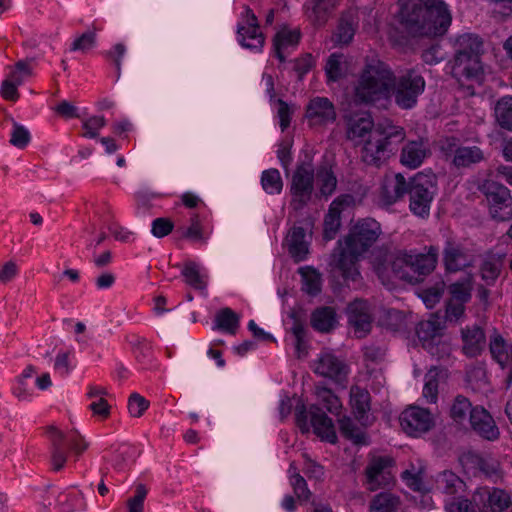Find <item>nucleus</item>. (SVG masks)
<instances>
[{"mask_svg": "<svg viewBox=\"0 0 512 512\" xmlns=\"http://www.w3.org/2000/svg\"><path fill=\"white\" fill-rule=\"evenodd\" d=\"M346 138L363 143L361 158L369 165L378 166L382 159L392 153V144L400 143L405 138V131L393 125H374L369 112L348 117Z\"/></svg>", "mask_w": 512, "mask_h": 512, "instance_id": "obj_1", "label": "nucleus"}, {"mask_svg": "<svg viewBox=\"0 0 512 512\" xmlns=\"http://www.w3.org/2000/svg\"><path fill=\"white\" fill-rule=\"evenodd\" d=\"M398 29L410 37L443 35L451 24V15L443 0H398Z\"/></svg>", "mask_w": 512, "mask_h": 512, "instance_id": "obj_2", "label": "nucleus"}, {"mask_svg": "<svg viewBox=\"0 0 512 512\" xmlns=\"http://www.w3.org/2000/svg\"><path fill=\"white\" fill-rule=\"evenodd\" d=\"M380 224L374 219L359 221L351 233L345 237V247L341 241L331 255L330 266L342 276L347 286L360 282L357 267L359 256L364 253L380 235Z\"/></svg>", "mask_w": 512, "mask_h": 512, "instance_id": "obj_3", "label": "nucleus"}, {"mask_svg": "<svg viewBox=\"0 0 512 512\" xmlns=\"http://www.w3.org/2000/svg\"><path fill=\"white\" fill-rule=\"evenodd\" d=\"M436 184L437 177L432 173H417L409 181H406L401 173H397L392 180H387L383 185L382 196L387 204H392L404 194H408L410 211L418 217L425 218L430 214Z\"/></svg>", "mask_w": 512, "mask_h": 512, "instance_id": "obj_4", "label": "nucleus"}, {"mask_svg": "<svg viewBox=\"0 0 512 512\" xmlns=\"http://www.w3.org/2000/svg\"><path fill=\"white\" fill-rule=\"evenodd\" d=\"M393 72L380 60L367 63L354 87L353 101L358 105H370L387 100L392 95Z\"/></svg>", "mask_w": 512, "mask_h": 512, "instance_id": "obj_5", "label": "nucleus"}, {"mask_svg": "<svg viewBox=\"0 0 512 512\" xmlns=\"http://www.w3.org/2000/svg\"><path fill=\"white\" fill-rule=\"evenodd\" d=\"M459 49L455 52L451 74L462 85L465 82L482 84L484 68L481 62L482 41L473 35L458 38Z\"/></svg>", "mask_w": 512, "mask_h": 512, "instance_id": "obj_6", "label": "nucleus"}, {"mask_svg": "<svg viewBox=\"0 0 512 512\" xmlns=\"http://www.w3.org/2000/svg\"><path fill=\"white\" fill-rule=\"evenodd\" d=\"M424 89V78L413 69L407 70L399 77L393 75L392 94L395 103L402 109L414 107Z\"/></svg>", "mask_w": 512, "mask_h": 512, "instance_id": "obj_7", "label": "nucleus"}, {"mask_svg": "<svg viewBox=\"0 0 512 512\" xmlns=\"http://www.w3.org/2000/svg\"><path fill=\"white\" fill-rule=\"evenodd\" d=\"M479 190L487 199L492 218L498 221L512 218V196L506 186L493 180H486Z\"/></svg>", "mask_w": 512, "mask_h": 512, "instance_id": "obj_8", "label": "nucleus"}, {"mask_svg": "<svg viewBox=\"0 0 512 512\" xmlns=\"http://www.w3.org/2000/svg\"><path fill=\"white\" fill-rule=\"evenodd\" d=\"M314 190V169L310 163L297 165L291 180V205L295 210L302 209L311 199Z\"/></svg>", "mask_w": 512, "mask_h": 512, "instance_id": "obj_9", "label": "nucleus"}, {"mask_svg": "<svg viewBox=\"0 0 512 512\" xmlns=\"http://www.w3.org/2000/svg\"><path fill=\"white\" fill-rule=\"evenodd\" d=\"M410 261V254H407L406 252L398 251L396 253H389L385 255L383 261L379 260L375 269L379 278L383 281L385 278H389L387 272L388 269H390L396 278L410 284H416L419 283V277L411 274Z\"/></svg>", "mask_w": 512, "mask_h": 512, "instance_id": "obj_10", "label": "nucleus"}, {"mask_svg": "<svg viewBox=\"0 0 512 512\" xmlns=\"http://www.w3.org/2000/svg\"><path fill=\"white\" fill-rule=\"evenodd\" d=\"M399 419L403 431L415 438L429 432L435 426V421L430 411L418 406L406 408L401 413Z\"/></svg>", "mask_w": 512, "mask_h": 512, "instance_id": "obj_11", "label": "nucleus"}, {"mask_svg": "<svg viewBox=\"0 0 512 512\" xmlns=\"http://www.w3.org/2000/svg\"><path fill=\"white\" fill-rule=\"evenodd\" d=\"M348 322L354 327L358 338L366 336L371 330L372 315L367 301L355 299L346 308Z\"/></svg>", "mask_w": 512, "mask_h": 512, "instance_id": "obj_12", "label": "nucleus"}, {"mask_svg": "<svg viewBox=\"0 0 512 512\" xmlns=\"http://www.w3.org/2000/svg\"><path fill=\"white\" fill-rule=\"evenodd\" d=\"M315 373L332 379L342 388L347 384V365L332 354L322 355L315 363Z\"/></svg>", "mask_w": 512, "mask_h": 512, "instance_id": "obj_13", "label": "nucleus"}, {"mask_svg": "<svg viewBox=\"0 0 512 512\" xmlns=\"http://www.w3.org/2000/svg\"><path fill=\"white\" fill-rule=\"evenodd\" d=\"M470 425L472 430L487 441H496L500 437V431L495 420L483 407H474L470 412Z\"/></svg>", "mask_w": 512, "mask_h": 512, "instance_id": "obj_14", "label": "nucleus"}, {"mask_svg": "<svg viewBox=\"0 0 512 512\" xmlns=\"http://www.w3.org/2000/svg\"><path fill=\"white\" fill-rule=\"evenodd\" d=\"M311 125H326L336 120L334 104L326 97H316L310 100L305 113Z\"/></svg>", "mask_w": 512, "mask_h": 512, "instance_id": "obj_15", "label": "nucleus"}, {"mask_svg": "<svg viewBox=\"0 0 512 512\" xmlns=\"http://www.w3.org/2000/svg\"><path fill=\"white\" fill-rule=\"evenodd\" d=\"M392 463L387 457H373L365 469L368 489L375 491L378 488L385 487L391 479L390 472L385 471Z\"/></svg>", "mask_w": 512, "mask_h": 512, "instance_id": "obj_16", "label": "nucleus"}, {"mask_svg": "<svg viewBox=\"0 0 512 512\" xmlns=\"http://www.w3.org/2000/svg\"><path fill=\"white\" fill-rule=\"evenodd\" d=\"M309 415L314 433L323 440L335 443L337 441V436L332 419L316 405H311L309 407Z\"/></svg>", "mask_w": 512, "mask_h": 512, "instance_id": "obj_17", "label": "nucleus"}, {"mask_svg": "<svg viewBox=\"0 0 512 512\" xmlns=\"http://www.w3.org/2000/svg\"><path fill=\"white\" fill-rule=\"evenodd\" d=\"M350 404L355 418L362 424H368L371 409V396L368 390L353 385L350 388Z\"/></svg>", "mask_w": 512, "mask_h": 512, "instance_id": "obj_18", "label": "nucleus"}, {"mask_svg": "<svg viewBox=\"0 0 512 512\" xmlns=\"http://www.w3.org/2000/svg\"><path fill=\"white\" fill-rule=\"evenodd\" d=\"M429 154L430 150L427 141L423 139L409 141L402 148L400 161L409 168H417Z\"/></svg>", "mask_w": 512, "mask_h": 512, "instance_id": "obj_19", "label": "nucleus"}, {"mask_svg": "<svg viewBox=\"0 0 512 512\" xmlns=\"http://www.w3.org/2000/svg\"><path fill=\"white\" fill-rule=\"evenodd\" d=\"M436 487L444 495L451 498L466 492V483L453 471L444 470L437 475Z\"/></svg>", "mask_w": 512, "mask_h": 512, "instance_id": "obj_20", "label": "nucleus"}, {"mask_svg": "<svg viewBox=\"0 0 512 512\" xmlns=\"http://www.w3.org/2000/svg\"><path fill=\"white\" fill-rule=\"evenodd\" d=\"M410 259L411 274L416 275V277H419L420 282L422 281L423 276L431 273L436 267L438 259V249L434 246H430L426 254H410Z\"/></svg>", "mask_w": 512, "mask_h": 512, "instance_id": "obj_21", "label": "nucleus"}, {"mask_svg": "<svg viewBox=\"0 0 512 512\" xmlns=\"http://www.w3.org/2000/svg\"><path fill=\"white\" fill-rule=\"evenodd\" d=\"M462 338L463 352L469 357L478 355L485 345L484 331L478 326L462 330Z\"/></svg>", "mask_w": 512, "mask_h": 512, "instance_id": "obj_22", "label": "nucleus"}, {"mask_svg": "<svg viewBox=\"0 0 512 512\" xmlns=\"http://www.w3.org/2000/svg\"><path fill=\"white\" fill-rule=\"evenodd\" d=\"M444 264L448 271L456 272L469 266L470 261L460 246L448 241L444 249Z\"/></svg>", "mask_w": 512, "mask_h": 512, "instance_id": "obj_23", "label": "nucleus"}, {"mask_svg": "<svg viewBox=\"0 0 512 512\" xmlns=\"http://www.w3.org/2000/svg\"><path fill=\"white\" fill-rule=\"evenodd\" d=\"M305 239V230L302 227H293L289 233L288 251L295 262L302 261L309 253L308 243Z\"/></svg>", "mask_w": 512, "mask_h": 512, "instance_id": "obj_24", "label": "nucleus"}, {"mask_svg": "<svg viewBox=\"0 0 512 512\" xmlns=\"http://www.w3.org/2000/svg\"><path fill=\"white\" fill-rule=\"evenodd\" d=\"M336 323V312L332 307L324 306L317 308L311 315L312 327L320 332L331 331Z\"/></svg>", "mask_w": 512, "mask_h": 512, "instance_id": "obj_25", "label": "nucleus"}, {"mask_svg": "<svg viewBox=\"0 0 512 512\" xmlns=\"http://www.w3.org/2000/svg\"><path fill=\"white\" fill-rule=\"evenodd\" d=\"M484 159L483 151L477 147H458L455 150L453 164L457 168L470 167L472 164L481 162Z\"/></svg>", "mask_w": 512, "mask_h": 512, "instance_id": "obj_26", "label": "nucleus"}, {"mask_svg": "<svg viewBox=\"0 0 512 512\" xmlns=\"http://www.w3.org/2000/svg\"><path fill=\"white\" fill-rule=\"evenodd\" d=\"M340 203L337 201H334L329 210L328 213L325 215L324 222H323V238L326 241L333 240L341 226V209H340Z\"/></svg>", "mask_w": 512, "mask_h": 512, "instance_id": "obj_27", "label": "nucleus"}, {"mask_svg": "<svg viewBox=\"0 0 512 512\" xmlns=\"http://www.w3.org/2000/svg\"><path fill=\"white\" fill-rule=\"evenodd\" d=\"M447 377V370L433 367L426 374V382L423 388V396L430 403H435L438 396L439 379Z\"/></svg>", "mask_w": 512, "mask_h": 512, "instance_id": "obj_28", "label": "nucleus"}, {"mask_svg": "<svg viewBox=\"0 0 512 512\" xmlns=\"http://www.w3.org/2000/svg\"><path fill=\"white\" fill-rule=\"evenodd\" d=\"M401 505L400 498L388 492H382L373 497L370 502V512H396Z\"/></svg>", "mask_w": 512, "mask_h": 512, "instance_id": "obj_29", "label": "nucleus"}, {"mask_svg": "<svg viewBox=\"0 0 512 512\" xmlns=\"http://www.w3.org/2000/svg\"><path fill=\"white\" fill-rule=\"evenodd\" d=\"M443 325L437 318L421 321L416 328V334L422 344L441 337Z\"/></svg>", "mask_w": 512, "mask_h": 512, "instance_id": "obj_30", "label": "nucleus"}, {"mask_svg": "<svg viewBox=\"0 0 512 512\" xmlns=\"http://www.w3.org/2000/svg\"><path fill=\"white\" fill-rule=\"evenodd\" d=\"M498 125L508 131H512V96L500 98L494 108Z\"/></svg>", "mask_w": 512, "mask_h": 512, "instance_id": "obj_31", "label": "nucleus"}, {"mask_svg": "<svg viewBox=\"0 0 512 512\" xmlns=\"http://www.w3.org/2000/svg\"><path fill=\"white\" fill-rule=\"evenodd\" d=\"M298 272L302 277L303 290L309 295H318L321 292V274L311 266L301 267Z\"/></svg>", "mask_w": 512, "mask_h": 512, "instance_id": "obj_32", "label": "nucleus"}, {"mask_svg": "<svg viewBox=\"0 0 512 512\" xmlns=\"http://www.w3.org/2000/svg\"><path fill=\"white\" fill-rule=\"evenodd\" d=\"M338 422L339 430L345 438L357 445L366 444L365 433L353 423L351 418L344 416Z\"/></svg>", "mask_w": 512, "mask_h": 512, "instance_id": "obj_33", "label": "nucleus"}, {"mask_svg": "<svg viewBox=\"0 0 512 512\" xmlns=\"http://www.w3.org/2000/svg\"><path fill=\"white\" fill-rule=\"evenodd\" d=\"M239 326V316L230 308L221 309L216 315V327L234 335Z\"/></svg>", "mask_w": 512, "mask_h": 512, "instance_id": "obj_34", "label": "nucleus"}, {"mask_svg": "<svg viewBox=\"0 0 512 512\" xmlns=\"http://www.w3.org/2000/svg\"><path fill=\"white\" fill-rule=\"evenodd\" d=\"M355 34L353 19L350 15H343L338 23L334 34L335 42L339 44H348Z\"/></svg>", "mask_w": 512, "mask_h": 512, "instance_id": "obj_35", "label": "nucleus"}, {"mask_svg": "<svg viewBox=\"0 0 512 512\" xmlns=\"http://www.w3.org/2000/svg\"><path fill=\"white\" fill-rule=\"evenodd\" d=\"M247 14V24H248V30H252L253 42H244V39L241 40V45L245 48H260L262 47L264 43V37L262 33L259 32V24L257 17L253 13V11L250 8H247L246 10Z\"/></svg>", "mask_w": 512, "mask_h": 512, "instance_id": "obj_36", "label": "nucleus"}, {"mask_svg": "<svg viewBox=\"0 0 512 512\" xmlns=\"http://www.w3.org/2000/svg\"><path fill=\"white\" fill-rule=\"evenodd\" d=\"M423 347L430 355L436 357L438 360L448 359L451 355L452 347L448 341L442 340L441 337L424 343Z\"/></svg>", "mask_w": 512, "mask_h": 512, "instance_id": "obj_37", "label": "nucleus"}, {"mask_svg": "<svg viewBox=\"0 0 512 512\" xmlns=\"http://www.w3.org/2000/svg\"><path fill=\"white\" fill-rule=\"evenodd\" d=\"M316 394L326 409L332 414H338L342 404L339 398L329 388L317 386Z\"/></svg>", "mask_w": 512, "mask_h": 512, "instance_id": "obj_38", "label": "nucleus"}, {"mask_svg": "<svg viewBox=\"0 0 512 512\" xmlns=\"http://www.w3.org/2000/svg\"><path fill=\"white\" fill-rule=\"evenodd\" d=\"M312 12L310 18L316 25H323L328 17V13L332 8V0H312Z\"/></svg>", "mask_w": 512, "mask_h": 512, "instance_id": "obj_39", "label": "nucleus"}, {"mask_svg": "<svg viewBox=\"0 0 512 512\" xmlns=\"http://www.w3.org/2000/svg\"><path fill=\"white\" fill-rule=\"evenodd\" d=\"M488 504L493 512H502L511 505L510 496L501 489L488 492Z\"/></svg>", "mask_w": 512, "mask_h": 512, "instance_id": "obj_40", "label": "nucleus"}, {"mask_svg": "<svg viewBox=\"0 0 512 512\" xmlns=\"http://www.w3.org/2000/svg\"><path fill=\"white\" fill-rule=\"evenodd\" d=\"M261 183L263 189L266 191L280 193L283 187V182L280 173L277 169L266 170L262 174Z\"/></svg>", "mask_w": 512, "mask_h": 512, "instance_id": "obj_41", "label": "nucleus"}, {"mask_svg": "<svg viewBox=\"0 0 512 512\" xmlns=\"http://www.w3.org/2000/svg\"><path fill=\"white\" fill-rule=\"evenodd\" d=\"M502 260L501 258H491L483 262L481 266V275L483 280L489 282H494L501 271Z\"/></svg>", "mask_w": 512, "mask_h": 512, "instance_id": "obj_42", "label": "nucleus"}, {"mask_svg": "<svg viewBox=\"0 0 512 512\" xmlns=\"http://www.w3.org/2000/svg\"><path fill=\"white\" fill-rule=\"evenodd\" d=\"M490 352L493 358L496 359L502 367L507 364L509 356L507 354L506 344L502 336L496 335L490 341Z\"/></svg>", "mask_w": 512, "mask_h": 512, "instance_id": "obj_43", "label": "nucleus"}, {"mask_svg": "<svg viewBox=\"0 0 512 512\" xmlns=\"http://www.w3.org/2000/svg\"><path fill=\"white\" fill-rule=\"evenodd\" d=\"M472 409L469 399L458 395L451 407L450 414L455 421L461 422Z\"/></svg>", "mask_w": 512, "mask_h": 512, "instance_id": "obj_44", "label": "nucleus"}, {"mask_svg": "<svg viewBox=\"0 0 512 512\" xmlns=\"http://www.w3.org/2000/svg\"><path fill=\"white\" fill-rule=\"evenodd\" d=\"M183 275L186 282L192 287L196 289H203L205 287V283L201 279L198 266L195 262H188L185 264Z\"/></svg>", "mask_w": 512, "mask_h": 512, "instance_id": "obj_45", "label": "nucleus"}, {"mask_svg": "<svg viewBox=\"0 0 512 512\" xmlns=\"http://www.w3.org/2000/svg\"><path fill=\"white\" fill-rule=\"evenodd\" d=\"M291 317L294 319V325L292 327V332L296 338V350L298 353V357L301 354H306V347L304 345L303 337H304V326L300 321L297 312L293 311L291 313Z\"/></svg>", "mask_w": 512, "mask_h": 512, "instance_id": "obj_46", "label": "nucleus"}, {"mask_svg": "<svg viewBox=\"0 0 512 512\" xmlns=\"http://www.w3.org/2000/svg\"><path fill=\"white\" fill-rule=\"evenodd\" d=\"M340 58V55L332 54L327 60L325 70L327 78L330 81H337L342 77Z\"/></svg>", "mask_w": 512, "mask_h": 512, "instance_id": "obj_47", "label": "nucleus"}, {"mask_svg": "<svg viewBox=\"0 0 512 512\" xmlns=\"http://www.w3.org/2000/svg\"><path fill=\"white\" fill-rule=\"evenodd\" d=\"M449 289L452 295V298L450 300L452 301H459L462 304H464L471 298V287L469 283L466 285L464 283L457 282L451 284Z\"/></svg>", "mask_w": 512, "mask_h": 512, "instance_id": "obj_48", "label": "nucleus"}, {"mask_svg": "<svg viewBox=\"0 0 512 512\" xmlns=\"http://www.w3.org/2000/svg\"><path fill=\"white\" fill-rule=\"evenodd\" d=\"M445 508L447 512H476L472 503L463 494L452 498Z\"/></svg>", "mask_w": 512, "mask_h": 512, "instance_id": "obj_49", "label": "nucleus"}, {"mask_svg": "<svg viewBox=\"0 0 512 512\" xmlns=\"http://www.w3.org/2000/svg\"><path fill=\"white\" fill-rule=\"evenodd\" d=\"M147 490L143 484L136 487V495L127 501L129 512H142Z\"/></svg>", "mask_w": 512, "mask_h": 512, "instance_id": "obj_50", "label": "nucleus"}, {"mask_svg": "<svg viewBox=\"0 0 512 512\" xmlns=\"http://www.w3.org/2000/svg\"><path fill=\"white\" fill-rule=\"evenodd\" d=\"M30 141V133L23 126L14 124L10 143L18 148H24Z\"/></svg>", "mask_w": 512, "mask_h": 512, "instance_id": "obj_51", "label": "nucleus"}, {"mask_svg": "<svg viewBox=\"0 0 512 512\" xmlns=\"http://www.w3.org/2000/svg\"><path fill=\"white\" fill-rule=\"evenodd\" d=\"M318 177L321 182L320 191L322 195L328 196L331 195L337 184L336 177L333 175L332 172H329L327 170H324L318 174Z\"/></svg>", "mask_w": 512, "mask_h": 512, "instance_id": "obj_52", "label": "nucleus"}, {"mask_svg": "<svg viewBox=\"0 0 512 512\" xmlns=\"http://www.w3.org/2000/svg\"><path fill=\"white\" fill-rule=\"evenodd\" d=\"M173 223L167 218H157L152 223V234L161 238L170 234L173 230Z\"/></svg>", "mask_w": 512, "mask_h": 512, "instance_id": "obj_53", "label": "nucleus"}, {"mask_svg": "<svg viewBox=\"0 0 512 512\" xmlns=\"http://www.w3.org/2000/svg\"><path fill=\"white\" fill-rule=\"evenodd\" d=\"M300 32L298 30L278 32L274 37V42L283 45H295L299 42Z\"/></svg>", "mask_w": 512, "mask_h": 512, "instance_id": "obj_54", "label": "nucleus"}, {"mask_svg": "<svg viewBox=\"0 0 512 512\" xmlns=\"http://www.w3.org/2000/svg\"><path fill=\"white\" fill-rule=\"evenodd\" d=\"M314 66V59L311 54H305L295 61L294 70L298 73L301 80L303 76Z\"/></svg>", "mask_w": 512, "mask_h": 512, "instance_id": "obj_55", "label": "nucleus"}, {"mask_svg": "<svg viewBox=\"0 0 512 512\" xmlns=\"http://www.w3.org/2000/svg\"><path fill=\"white\" fill-rule=\"evenodd\" d=\"M105 125V119L102 116H93L84 122L83 127L86 133L83 136L94 138L98 135L97 130Z\"/></svg>", "mask_w": 512, "mask_h": 512, "instance_id": "obj_56", "label": "nucleus"}, {"mask_svg": "<svg viewBox=\"0 0 512 512\" xmlns=\"http://www.w3.org/2000/svg\"><path fill=\"white\" fill-rule=\"evenodd\" d=\"M295 421L302 433H308L310 427L308 425L309 410L307 411L304 404L296 406Z\"/></svg>", "mask_w": 512, "mask_h": 512, "instance_id": "obj_57", "label": "nucleus"}, {"mask_svg": "<svg viewBox=\"0 0 512 512\" xmlns=\"http://www.w3.org/2000/svg\"><path fill=\"white\" fill-rule=\"evenodd\" d=\"M128 404L131 412L134 405L138 407V412L133 414L137 418L141 417L144 411H146L149 407V401L138 393H133L130 395Z\"/></svg>", "mask_w": 512, "mask_h": 512, "instance_id": "obj_58", "label": "nucleus"}, {"mask_svg": "<svg viewBox=\"0 0 512 512\" xmlns=\"http://www.w3.org/2000/svg\"><path fill=\"white\" fill-rule=\"evenodd\" d=\"M464 304L459 301L449 300L446 307V318L449 321H457L464 314Z\"/></svg>", "mask_w": 512, "mask_h": 512, "instance_id": "obj_59", "label": "nucleus"}, {"mask_svg": "<svg viewBox=\"0 0 512 512\" xmlns=\"http://www.w3.org/2000/svg\"><path fill=\"white\" fill-rule=\"evenodd\" d=\"M95 42V34L93 32H87L82 34L78 39L73 42L72 50L85 51L93 46Z\"/></svg>", "mask_w": 512, "mask_h": 512, "instance_id": "obj_60", "label": "nucleus"}, {"mask_svg": "<svg viewBox=\"0 0 512 512\" xmlns=\"http://www.w3.org/2000/svg\"><path fill=\"white\" fill-rule=\"evenodd\" d=\"M293 482L294 492L299 499L308 500L310 491L307 488L305 479L300 474H295Z\"/></svg>", "mask_w": 512, "mask_h": 512, "instance_id": "obj_61", "label": "nucleus"}, {"mask_svg": "<svg viewBox=\"0 0 512 512\" xmlns=\"http://www.w3.org/2000/svg\"><path fill=\"white\" fill-rule=\"evenodd\" d=\"M17 265L13 261L6 262L0 269V282L7 283L17 275Z\"/></svg>", "mask_w": 512, "mask_h": 512, "instance_id": "obj_62", "label": "nucleus"}, {"mask_svg": "<svg viewBox=\"0 0 512 512\" xmlns=\"http://www.w3.org/2000/svg\"><path fill=\"white\" fill-rule=\"evenodd\" d=\"M277 103L279 105L278 116L280 118V127L282 131H284L290 125V108L282 99H278Z\"/></svg>", "mask_w": 512, "mask_h": 512, "instance_id": "obj_63", "label": "nucleus"}, {"mask_svg": "<svg viewBox=\"0 0 512 512\" xmlns=\"http://www.w3.org/2000/svg\"><path fill=\"white\" fill-rule=\"evenodd\" d=\"M364 356L367 361H371L373 363H379L383 361L385 356V351L378 346H368L364 350Z\"/></svg>", "mask_w": 512, "mask_h": 512, "instance_id": "obj_64", "label": "nucleus"}]
</instances>
